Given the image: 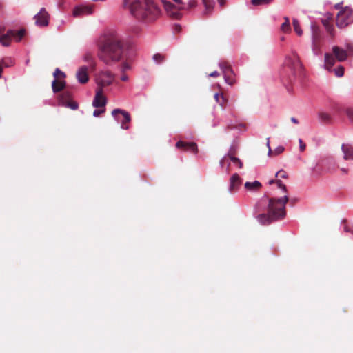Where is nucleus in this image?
Wrapping results in <instances>:
<instances>
[{"mask_svg":"<svg viewBox=\"0 0 353 353\" xmlns=\"http://www.w3.org/2000/svg\"><path fill=\"white\" fill-rule=\"evenodd\" d=\"M124 54V44L121 37L114 32L101 36L98 41V57L103 63L110 65L119 62Z\"/></svg>","mask_w":353,"mask_h":353,"instance_id":"nucleus-1","label":"nucleus"},{"mask_svg":"<svg viewBox=\"0 0 353 353\" xmlns=\"http://www.w3.org/2000/svg\"><path fill=\"white\" fill-rule=\"evenodd\" d=\"M159 0H123V6L128 8L135 18L139 20L150 22L155 20L160 14L161 10Z\"/></svg>","mask_w":353,"mask_h":353,"instance_id":"nucleus-2","label":"nucleus"},{"mask_svg":"<svg viewBox=\"0 0 353 353\" xmlns=\"http://www.w3.org/2000/svg\"><path fill=\"white\" fill-rule=\"evenodd\" d=\"M289 197L285 195L282 198H270L268 207V213H262L257 216V219L262 225H269L272 222L281 219L285 216V204Z\"/></svg>","mask_w":353,"mask_h":353,"instance_id":"nucleus-3","label":"nucleus"},{"mask_svg":"<svg viewBox=\"0 0 353 353\" xmlns=\"http://www.w3.org/2000/svg\"><path fill=\"white\" fill-rule=\"evenodd\" d=\"M335 8L341 9L336 19V24L339 28H343L353 23V10L351 8L348 6L343 8L341 3L336 4Z\"/></svg>","mask_w":353,"mask_h":353,"instance_id":"nucleus-4","label":"nucleus"},{"mask_svg":"<svg viewBox=\"0 0 353 353\" xmlns=\"http://www.w3.org/2000/svg\"><path fill=\"white\" fill-rule=\"evenodd\" d=\"M348 57L347 51L337 46L332 47V53L325 54V64L327 69H330L335 63V60L339 62L345 61Z\"/></svg>","mask_w":353,"mask_h":353,"instance_id":"nucleus-5","label":"nucleus"},{"mask_svg":"<svg viewBox=\"0 0 353 353\" xmlns=\"http://www.w3.org/2000/svg\"><path fill=\"white\" fill-rule=\"evenodd\" d=\"M174 3H171L165 0H162L161 3L167 12V14L173 19H180L181 17V10L186 8V3L182 0H172Z\"/></svg>","mask_w":353,"mask_h":353,"instance_id":"nucleus-6","label":"nucleus"},{"mask_svg":"<svg viewBox=\"0 0 353 353\" xmlns=\"http://www.w3.org/2000/svg\"><path fill=\"white\" fill-rule=\"evenodd\" d=\"M336 170V163L332 159H326L321 164L316 165L314 168V174L316 176H321L326 173H333Z\"/></svg>","mask_w":353,"mask_h":353,"instance_id":"nucleus-7","label":"nucleus"},{"mask_svg":"<svg viewBox=\"0 0 353 353\" xmlns=\"http://www.w3.org/2000/svg\"><path fill=\"white\" fill-rule=\"evenodd\" d=\"M112 115L118 122L121 123V128L122 129H129V123L131 121V117L127 111L121 109H114L112 112Z\"/></svg>","mask_w":353,"mask_h":353,"instance_id":"nucleus-8","label":"nucleus"},{"mask_svg":"<svg viewBox=\"0 0 353 353\" xmlns=\"http://www.w3.org/2000/svg\"><path fill=\"white\" fill-rule=\"evenodd\" d=\"M236 150L234 148H231L229 150L227 155L223 157V158L220 161V165L221 167L224 166L225 163H228L227 165V172L229 173V167L230 163L229 161H231L235 165H236L239 168H241L243 167V163L241 161L235 157Z\"/></svg>","mask_w":353,"mask_h":353,"instance_id":"nucleus-9","label":"nucleus"},{"mask_svg":"<svg viewBox=\"0 0 353 353\" xmlns=\"http://www.w3.org/2000/svg\"><path fill=\"white\" fill-rule=\"evenodd\" d=\"M59 102L63 106L75 110L78 108V103L72 100V93L68 90L63 91L58 97Z\"/></svg>","mask_w":353,"mask_h":353,"instance_id":"nucleus-10","label":"nucleus"},{"mask_svg":"<svg viewBox=\"0 0 353 353\" xmlns=\"http://www.w3.org/2000/svg\"><path fill=\"white\" fill-rule=\"evenodd\" d=\"M114 75L110 71H103L99 74L97 78V82L99 88H103L108 86L113 82Z\"/></svg>","mask_w":353,"mask_h":353,"instance_id":"nucleus-11","label":"nucleus"},{"mask_svg":"<svg viewBox=\"0 0 353 353\" xmlns=\"http://www.w3.org/2000/svg\"><path fill=\"white\" fill-rule=\"evenodd\" d=\"M34 19L35 20V24L37 26L46 27L49 24L50 14L45 8H42L34 17Z\"/></svg>","mask_w":353,"mask_h":353,"instance_id":"nucleus-12","label":"nucleus"},{"mask_svg":"<svg viewBox=\"0 0 353 353\" xmlns=\"http://www.w3.org/2000/svg\"><path fill=\"white\" fill-rule=\"evenodd\" d=\"M285 64L289 67L294 73L300 72L302 68V64L299 60V57L296 54H293L290 57H288L285 59Z\"/></svg>","mask_w":353,"mask_h":353,"instance_id":"nucleus-13","label":"nucleus"},{"mask_svg":"<svg viewBox=\"0 0 353 353\" xmlns=\"http://www.w3.org/2000/svg\"><path fill=\"white\" fill-rule=\"evenodd\" d=\"M106 98L103 94V90L101 88H98L92 101V105L95 108H105L104 107L106 105Z\"/></svg>","mask_w":353,"mask_h":353,"instance_id":"nucleus-14","label":"nucleus"},{"mask_svg":"<svg viewBox=\"0 0 353 353\" xmlns=\"http://www.w3.org/2000/svg\"><path fill=\"white\" fill-rule=\"evenodd\" d=\"M176 147L184 151H190L194 154H196L198 152L197 145L194 142H185L183 141H179L176 143Z\"/></svg>","mask_w":353,"mask_h":353,"instance_id":"nucleus-15","label":"nucleus"},{"mask_svg":"<svg viewBox=\"0 0 353 353\" xmlns=\"http://www.w3.org/2000/svg\"><path fill=\"white\" fill-rule=\"evenodd\" d=\"M242 183V179L236 173L234 174L230 180L229 192L230 193L236 192Z\"/></svg>","mask_w":353,"mask_h":353,"instance_id":"nucleus-16","label":"nucleus"},{"mask_svg":"<svg viewBox=\"0 0 353 353\" xmlns=\"http://www.w3.org/2000/svg\"><path fill=\"white\" fill-rule=\"evenodd\" d=\"M93 12V6H79L73 10V16L75 17H81L85 14H90Z\"/></svg>","mask_w":353,"mask_h":353,"instance_id":"nucleus-17","label":"nucleus"},{"mask_svg":"<svg viewBox=\"0 0 353 353\" xmlns=\"http://www.w3.org/2000/svg\"><path fill=\"white\" fill-rule=\"evenodd\" d=\"M312 47L314 51H317L320 48V41H321V34L319 29L314 26H312Z\"/></svg>","mask_w":353,"mask_h":353,"instance_id":"nucleus-18","label":"nucleus"},{"mask_svg":"<svg viewBox=\"0 0 353 353\" xmlns=\"http://www.w3.org/2000/svg\"><path fill=\"white\" fill-rule=\"evenodd\" d=\"M78 81L82 84L87 83L89 80L88 67L81 66L79 68L76 74Z\"/></svg>","mask_w":353,"mask_h":353,"instance_id":"nucleus-19","label":"nucleus"},{"mask_svg":"<svg viewBox=\"0 0 353 353\" xmlns=\"http://www.w3.org/2000/svg\"><path fill=\"white\" fill-rule=\"evenodd\" d=\"M341 150L343 153L344 160H353V145L343 143L341 145Z\"/></svg>","mask_w":353,"mask_h":353,"instance_id":"nucleus-20","label":"nucleus"},{"mask_svg":"<svg viewBox=\"0 0 353 353\" xmlns=\"http://www.w3.org/2000/svg\"><path fill=\"white\" fill-rule=\"evenodd\" d=\"M333 110L334 111H336V112L337 113H340L342 111H343V108L338 105V104H335L334 106H333ZM344 111L345 112L348 119H350V121L353 123V108H346L344 109Z\"/></svg>","mask_w":353,"mask_h":353,"instance_id":"nucleus-21","label":"nucleus"},{"mask_svg":"<svg viewBox=\"0 0 353 353\" xmlns=\"http://www.w3.org/2000/svg\"><path fill=\"white\" fill-rule=\"evenodd\" d=\"M65 88V81L59 79H54L52 83V91L57 93L63 90Z\"/></svg>","mask_w":353,"mask_h":353,"instance_id":"nucleus-22","label":"nucleus"},{"mask_svg":"<svg viewBox=\"0 0 353 353\" xmlns=\"http://www.w3.org/2000/svg\"><path fill=\"white\" fill-rule=\"evenodd\" d=\"M13 32L8 30L6 34L0 37V43L4 46H8L13 37Z\"/></svg>","mask_w":353,"mask_h":353,"instance_id":"nucleus-23","label":"nucleus"},{"mask_svg":"<svg viewBox=\"0 0 353 353\" xmlns=\"http://www.w3.org/2000/svg\"><path fill=\"white\" fill-rule=\"evenodd\" d=\"M202 2L205 7L204 14H210L214 7V0H202Z\"/></svg>","mask_w":353,"mask_h":353,"instance_id":"nucleus-24","label":"nucleus"},{"mask_svg":"<svg viewBox=\"0 0 353 353\" xmlns=\"http://www.w3.org/2000/svg\"><path fill=\"white\" fill-rule=\"evenodd\" d=\"M83 60L88 63L89 68L91 70H94L96 67V63L93 55L91 52H86L83 56Z\"/></svg>","mask_w":353,"mask_h":353,"instance_id":"nucleus-25","label":"nucleus"},{"mask_svg":"<svg viewBox=\"0 0 353 353\" xmlns=\"http://www.w3.org/2000/svg\"><path fill=\"white\" fill-rule=\"evenodd\" d=\"M225 81L230 85H232L235 83L234 74L233 70H228L223 74Z\"/></svg>","mask_w":353,"mask_h":353,"instance_id":"nucleus-26","label":"nucleus"},{"mask_svg":"<svg viewBox=\"0 0 353 353\" xmlns=\"http://www.w3.org/2000/svg\"><path fill=\"white\" fill-rule=\"evenodd\" d=\"M244 185L247 190L254 191L261 188V183L258 181H255L254 182H246Z\"/></svg>","mask_w":353,"mask_h":353,"instance_id":"nucleus-27","label":"nucleus"},{"mask_svg":"<svg viewBox=\"0 0 353 353\" xmlns=\"http://www.w3.org/2000/svg\"><path fill=\"white\" fill-rule=\"evenodd\" d=\"M14 63V60L10 57H3L0 61V64L5 68L13 66Z\"/></svg>","mask_w":353,"mask_h":353,"instance_id":"nucleus-28","label":"nucleus"},{"mask_svg":"<svg viewBox=\"0 0 353 353\" xmlns=\"http://www.w3.org/2000/svg\"><path fill=\"white\" fill-rule=\"evenodd\" d=\"M319 118L321 122L325 123H330L332 121V117L330 114L321 112L319 113Z\"/></svg>","mask_w":353,"mask_h":353,"instance_id":"nucleus-29","label":"nucleus"},{"mask_svg":"<svg viewBox=\"0 0 353 353\" xmlns=\"http://www.w3.org/2000/svg\"><path fill=\"white\" fill-rule=\"evenodd\" d=\"M284 20H285V21L282 23V25L281 26V30H282V32H283L285 33H288L291 30L290 19L288 17H285Z\"/></svg>","mask_w":353,"mask_h":353,"instance_id":"nucleus-30","label":"nucleus"},{"mask_svg":"<svg viewBox=\"0 0 353 353\" xmlns=\"http://www.w3.org/2000/svg\"><path fill=\"white\" fill-rule=\"evenodd\" d=\"M13 33L12 39H15L17 41H21V39L24 37L26 34V30L24 29H21L19 31L12 30Z\"/></svg>","mask_w":353,"mask_h":353,"instance_id":"nucleus-31","label":"nucleus"},{"mask_svg":"<svg viewBox=\"0 0 353 353\" xmlns=\"http://www.w3.org/2000/svg\"><path fill=\"white\" fill-rule=\"evenodd\" d=\"M214 99L221 105L223 107L225 104L227 103V100L225 99L223 94L221 93L219 94V93H216L214 96Z\"/></svg>","mask_w":353,"mask_h":353,"instance_id":"nucleus-32","label":"nucleus"},{"mask_svg":"<svg viewBox=\"0 0 353 353\" xmlns=\"http://www.w3.org/2000/svg\"><path fill=\"white\" fill-rule=\"evenodd\" d=\"M293 27L294 29V31L299 36H301L303 34V31L301 28L299 21L296 19H294L292 21Z\"/></svg>","mask_w":353,"mask_h":353,"instance_id":"nucleus-33","label":"nucleus"},{"mask_svg":"<svg viewBox=\"0 0 353 353\" xmlns=\"http://www.w3.org/2000/svg\"><path fill=\"white\" fill-rule=\"evenodd\" d=\"M276 183L279 188H281L284 192H287V188L280 179L274 180L272 179L269 181V184Z\"/></svg>","mask_w":353,"mask_h":353,"instance_id":"nucleus-34","label":"nucleus"},{"mask_svg":"<svg viewBox=\"0 0 353 353\" xmlns=\"http://www.w3.org/2000/svg\"><path fill=\"white\" fill-rule=\"evenodd\" d=\"M219 66L222 70L223 74H225V72H228V70H232L230 65L227 61H222L219 63Z\"/></svg>","mask_w":353,"mask_h":353,"instance_id":"nucleus-35","label":"nucleus"},{"mask_svg":"<svg viewBox=\"0 0 353 353\" xmlns=\"http://www.w3.org/2000/svg\"><path fill=\"white\" fill-rule=\"evenodd\" d=\"M272 1L273 0H251V3L254 6L267 5Z\"/></svg>","mask_w":353,"mask_h":353,"instance_id":"nucleus-36","label":"nucleus"},{"mask_svg":"<svg viewBox=\"0 0 353 353\" xmlns=\"http://www.w3.org/2000/svg\"><path fill=\"white\" fill-rule=\"evenodd\" d=\"M53 75L55 78V79H63L65 77V74L64 72H63L62 71H61L59 68H56V70H54V73H53Z\"/></svg>","mask_w":353,"mask_h":353,"instance_id":"nucleus-37","label":"nucleus"},{"mask_svg":"<svg viewBox=\"0 0 353 353\" xmlns=\"http://www.w3.org/2000/svg\"><path fill=\"white\" fill-rule=\"evenodd\" d=\"M196 5L197 1L196 0H189L188 3H186V8L185 10H190L195 8Z\"/></svg>","mask_w":353,"mask_h":353,"instance_id":"nucleus-38","label":"nucleus"},{"mask_svg":"<svg viewBox=\"0 0 353 353\" xmlns=\"http://www.w3.org/2000/svg\"><path fill=\"white\" fill-rule=\"evenodd\" d=\"M153 59L158 63H161L164 61L165 57L161 54H156L153 56Z\"/></svg>","mask_w":353,"mask_h":353,"instance_id":"nucleus-39","label":"nucleus"},{"mask_svg":"<svg viewBox=\"0 0 353 353\" xmlns=\"http://www.w3.org/2000/svg\"><path fill=\"white\" fill-rule=\"evenodd\" d=\"M335 74L337 77H342L344 74V68L343 66H339L335 69Z\"/></svg>","mask_w":353,"mask_h":353,"instance_id":"nucleus-40","label":"nucleus"},{"mask_svg":"<svg viewBox=\"0 0 353 353\" xmlns=\"http://www.w3.org/2000/svg\"><path fill=\"white\" fill-rule=\"evenodd\" d=\"M105 108H101V109H96L94 110V111L93 112V115L94 117H99L100 116L101 114H103L104 112H105Z\"/></svg>","mask_w":353,"mask_h":353,"instance_id":"nucleus-41","label":"nucleus"},{"mask_svg":"<svg viewBox=\"0 0 353 353\" xmlns=\"http://www.w3.org/2000/svg\"><path fill=\"white\" fill-rule=\"evenodd\" d=\"M287 174L283 170H280L276 174V177L278 178H287Z\"/></svg>","mask_w":353,"mask_h":353,"instance_id":"nucleus-42","label":"nucleus"},{"mask_svg":"<svg viewBox=\"0 0 353 353\" xmlns=\"http://www.w3.org/2000/svg\"><path fill=\"white\" fill-rule=\"evenodd\" d=\"M299 143L300 151L301 152H303L305 150V148H306L305 143H304L303 141H302V139H299Z\"/></svg>","mask_w":353,"mask_h":353,"instance_id":"nucleus-43","label":"nucleus"},{"mask_svg":"<svg viewBox=\"0 0 353 353\" xmlns=\"http://www.w3.org/2000/svg\"><path fill=\"white\" fill-rule=\"evenodd\" d=\"M130 69V65L128 63H123L121 65V70L124 73L126 70Z\"/></svg>","mask_w":353,"mask_h":353,"instance_id":"nucleus-44","label":"nucleus"},{"mask_svg":"<svg viewBox=\"0 0 353 353\" xmlns=\"http://www.w3.org/2000/svg\"><path fill=\"white\" fill-rule=\"evenodd\" d=\"M325 29L330 35L334 36V27L332 25L328 26Z\"/></svg>","mask_w":353,"mask_h":353,"instance_id":"nucleus-45","label":"nucleus"},{"mask_svg":"<svg viewBox=\"0 0 353 353\" xmlns=\"http://www.w3.org/2000/svg\"><path fill=\"white\" fill-rule=\"evenodd\" d=\"M344 230L346 232H350L353 234V225L350 227L348 226L347 225H345L344 226Z\"/></svg>","mask_w":353,"mask_h":353,"instance_id":"nucleus-46","label":"nucleus"},{"mask_svg":"<svg viewBox=\"0 0 353 353\" xmlns=\"http://www.w3.org/2000/svg\"><path fill=\"white\" fill-rule=\"evenodd\" d=\"M284 150V148L282 147V146H280V147H278L276 150H275V153L276 154H281V152H283Z\"/></svg>","mask_w":353,"mask_h":353,"instance_id":"nucleus-47","label":"nucleus"},{"mask_svg":"<svg viewBox=\"0 0 353 353\" xmlns=\"http://www.w3.org/2000/svg\"><path fill=\"white\" fill-rule=\"evenodd\" d=\"M220 7L223 8L226 5V0H217Z\"/></svg>","mask_w":353,"mask_h":353,"instance_id":"nucleus-48","label":"nucleus"},{"mask_svg":"<svg viewBox=\"0 0 353 353\" xmlns=\"http://www.w3.org/2000/svg\"><path fill=\"white\" fill-rule=\"evenodd\" d=\"M210 77H216L219 76V73L217 71H214L209 74Z\"/></svg>","mask_w":353,"mask_h":353,"instance_id":"nucleus-49","label":"nucleus"},{"mask_svg":"<svg viewBox=\"0 0 353 353\" xmlns=\"http://www.w3.org/2000/svg\"><path fill=\"white\" fill-rule=\"evenodd\" d=\"M267 146L269 149V151H268V154L270 155V154L272 152V150L270 148V138H267Z\"/></svg>","mask_w":353,"mask_h":353,"instance_id":"nucleus-50","label":"nucleus"},{"mask_svg":"<svg viewBox=\"0 0 353 353\" xmlns=\"http://www.w3.org/2000/svg\"><path fill=\"white\" fill-rule=\"evenodd\" d=\"M121 81H127L128 80V77L125 74H123L121 77Z\"/></svg>","mask_w":353,"mask_h":353,"instance_id":"nucleus-51","label":"nucleus"},{"mask_svg":"<svg viewBox=\"0 0 353 353\" xmlns=\"http://www.w3.org/2000/svg\"><path fill=\"white\" fill-rule=\"evenodd\" d=\"M323 26H325V28H327V27L328 26H330V25H331V24L330 23V22H329L328 21H327V20L323 21Z\"/></svg>","mask_w":353,"mask_h":353,"instance_id":"nucleus-52","label":"nucleus"},{"mask_svg":"<svg viewBox=\"0 0 353 353\" xmlns=\"http://www.w3.org/2000/svg\"><path fill=\"white\" fill-rule=\"evenodd\" d=\"M174 30H175V31H176V32H180V31H181V26H180V25H176V26H174Z\"/></svg>","mask_w":353,"mask_h":353,"instance_id":"nucleus-53","label":"nucleus"},{"mask_svg":"<svg viewBox=\"0 0 353 353\" xmlns=\"http://www.w3.org/2000/svg\"><path fill=\"white\" fill-rule=\"evenodd\" d=\"M291 121L292 123H295V124H298L299 123L298 120L296 118H294V117H292L291 118Z\"/></svg>","mask_w":353,"mask_h":353,"instance_id":"nucleus-54","label":"nucleus"},{"mask_svg":"<svg viewBox=\"0 0 353 353\" xmlns=\"http://www.w3.org/2000/svg\"><path fill=\"white\" fill-rule=\"evenodd\" d=\"M341 171L343 173H344V174H347V172H348L347 169L344 168H341Z\"/></svg>","mask_w":353,"mask_h":353,"instance_id":"nucleus-55","label":"nucleus"},{"mask_svg":"<svg viewBox=\"0 0 353 353\" xmlns=\"http://www.w3.org/2000/svg\"><path fill=\"white\" fill-rule=\"evenodd\" d=\"M3 66L0 64V78L2 77Z\"/></svg>","mask_w":353,"mask_h":353,"instance_id":"nucleus-56","label":"nucleus"}]
</instances>
